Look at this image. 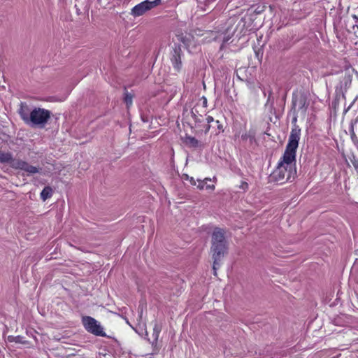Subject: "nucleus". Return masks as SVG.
Masks as SVG:
<instances>
[{"instance_id": "1", "label": "nucleus", "mask_w": 358, "mask_h": 358, "mask_svg": "<svg viewBox=\"0 0 358 358\" xmlns=\"http://www.w3.org/2000/svg\"><path fill=\"white\" fill-rule=\"evenodd\" d=\"M300 136L301 129L295 124L290 132L283 156L271 174L272 179L280 184L292 182L296 177V152Z\"/></svg>"}, {"instance_id": "2", "label": "nucleus", "mask_w": 358, "mask_h": 358, "mask_svg": "<svg viewBox=\"0 0 358 358\" xmlns=\"http://www.w3.org/2000/svg\"><path fill=\"white\" fill-rule=\"evenodd\" d=\"M225 230L215 227L211 236L210 252L213 259H215V264L220 262L227 253L228 246L225 237Z\"/></svg>"}, {"instance_id": "3", "label": "nucleus", "mask_w": 358, "mask_h": 358, "mask_svg": "<svg viewBox=\"0 0 358 358\" xmlns=\"http://www.w3.org/2000/svg\"><path fill=\"white\" fill-rule=\"evenodd\" d=\"M227 27L225 29L223 41L227 43L234 35L241 38L245 34L249 25L246 17H231L227 22Z\"/></svg>"}, {"instance_id": "4", "label": "nucleus", "mask_w": 358, "mask_h": 358, "mask_svg": "<svg viewBox=\"0 0 358 358\" xmlns=\"http://www.w3.org/2000/svg\"><path fill=\"white\" fill-rule=\"evenodd\" d=\"M52 113L47 109L35 107L31 110L27 125L43 128L51 118Z\"/></svg>"}, {"instance_id": "5", "label": "nucleus", "mask_w": 358, "mask_h": 358, "mask_svg": "<svg viewBox=\"0 0 358 358\" xmlns=\"http://www.w3.org/2000/svg\"><path fill=\"white\" fill-rule=\"evenodd\" d=\"M162 3V0H145L132 8L130 15L138 17L145 15L149 11L157 8Z\"/></svg>"}, {"instance_id": "6", "label": "nucleus", "mask_w": 358, "mask_h": 358, "mask_svg": "<svg viewBox=\"0 0 358 358\" xmlns=\"http://www.w3.org/2000/svg\"><path fill=\"white\" fill-rule=\"evenodd\" d=\"M82 324L87 332L96 336H106L103 327L101 325L100 322L94 318L90 316H83Z\"/></svg>"}, {"instance_id": "7", "label": "nucleus", "mask_w": 358, "mask_h": 358, "mask_svg": "<svg viewBox=\"0 0 358 358\" xmlns=\"http://www.w3.org/2000/svg\"><path fill=\"white\" fill-rule=\"evenodd\" d=\"M130 317H124L126 322L137 333L146 331L145 318L143 315H129Z\"/></svg>"}, {"instance_id": "8", "label": "nucleus", "mask_w": 358, "mask_h": 358, "mask_svg": "<svg viewBox=\"0 0 358 358\" xmlns=\"http://www.w3.org/2000/svg\"><path fill=\"white\" fill-rule=\"evenodd\" d=\"M10 167L14 169L24 171L27 173L28 176L38 173L41 170L40 168L32 166L22 159L17 158H14L12 161Z\"/></svg>"}, {"instance_id": "9", "label": "nucleus", "mask_w": 358, "mask_h": 358, "mask_svg": "<svg viewBox=\"0 0 358 358\" xmlns=\"http://www.w3.org/2000/svg\"><path fill=\"white\" fill-rule=\"evenodd\" d=\"M31 110L26 103L21 102L18 113L22 120L27 124L29 120V116L31 115Z\"/></svg>"}, {"instance_id": "10", "label": "nucleus", "mask_w": 358, "mask_h": 358, "mask_svg": "<svg viewBox=\"0 0 358 358\" xmlns=\"http://www.w3.org/2000/svg\"><path fill=\"white\" fill-rule=\"evenodd\" d=\"M180 52V48L175 49L171 59L173 66L177 71H180L182 68Z\"/></svg>"}, {"instance_id": "11", "label": "nucleus", "mask_w": 358, "mask_h": 358, "mask_svg": "<svg viewBox=\"0 0 358 358\" xmlns=\"http://www.w3.org/2000/svg\"><path fill=\"white\" fill-rule=\"evenodd\" d=\"M185 143L188 146L194 148H196L201 146V144L196 138L190 136H187L185 137Z\"/></svg>"}, {"instance_id": "12", "label": "nucleus", "mask_w": 358, "mask_h": 358, "mask_svg": "<svg viewBox=\"0 0 358 358\" xmlns=\"http://www.w3.org/2000/svg\"><path fill=\"white\" fill-rule=\"evenodd\" d=\"M14 159L13 155L10 152H5L0 151V162L7 163L11 166V162Z\"/></svg>"}, {"instance_id": "13", "label": "nucleus", "mask_w": 358, "mask_h": 358, "mask_svg": "<svg viewBox=\"0 0 358 358\" xmlns=\"http://www.w3.org/2000/svg\"><path fill=\"white\" fill-rule=\"evenodd\" d=\"M53 190L50 186L45 187L41 193V198L43 201L50 198L52 195Z\"/></svg>"}, {"instance_id": "14", "label": "nucleus", "mask_w": 358, "mask_h": 358, "mask_svg": "<svg viewBox=\"0 0 358 358\" xmlns=\"http://www.w3.org/2000/svg\"><path fill=\"white\" fill-rule=\"evenodd\" d=\"M162 331L161 324L155 322L153 327V334L152 336L154 338V342H157L159 338V333Z\"/></svg>"}, {"instance_id": "15", "label": "nucleus", "mask_w": 358, "mask_h": 358, "mask_svg": "<svg viewBox=\"0 0 358 358\" xmlns=\"http://www.w3.org/2000/svg\"><path fill=\"white\" fill-rule=\"evenodd\" d=\"M191 115L196 122H201L203 116L199 113L196 107L191 110Z\"/></svg>"}, {"instance_id": "16", "label": "nucleus", "mask_w": 358, "mask_h": 358, "mask_svg": "<svg viewBox=\"0 0 358 358\" xmlns=\"http://www.w3.org/2000/svg\"><path fill=\"white\" fill-rule=\"evenodd\" d=\"M206 122H207V124L206 125V129L204 130L205 134H207L209 131L210 128H212V129L215 128V127L213 125L215 120L213 117L208 116L206 117Z\"/></svg>"}, {"instance_id": "17", "label": "nucleus", "mask_w": 358, "mask_h": 358, "mask_svg": "<svg viewBox=\"0 0 358 358\" xmlns=\"http://www.w3.org/2000/svg\"><path fill=\"white\" fill-rule=\"evenodd\" d=\"M213 125L215 127V128L213 129H215V131L216 134H219L220 131H224L223 126L220 122V121H218V120L215 121Z\"/></svg>"}, {"instance_id": "18", "label": "nucleus", "mask_w": 358, "mask_h": 358, "mask_svg": "<svg viewBox=\"0 0 358 358\" xmlns=\"http://www.w3.org/2000/svg\"><path fill=\"white\" fill-rule=\"evenodd\" d=\"M349 159L352 162L356 171L358 172V159L356 158L354 154H351V155L349 156Z\"/></svg>"}, {"instance_id": "19", "label": "nucleus", "mask_w": 358, "mask_h": 358, "mask_svg": "<svg viewBox=\"0 0 358 358\" xmlns=\"http://www.w3.org/2000/svg\"><path fill=\"white\" fill-rule=\"evenodd\" d=\"M182 179L185 180H189L192 185H196V180L194 179V178L190 177V176H189L187 174H184L182 176Z\"/></svg>"}, {"instance_id": "20", "label": "nucleus", "mask_w": 358, "mask_h": 358, "mask_svg": "<svg viewBox=\"0 0 358 358\" xmlns=\"http://www.w3.org/2000/svg\"><path fill=\"white\" fill-rule=\"evenodd\" d=\"M124 101L127 106L132 103V96L128 92L125 93Z\"/></svg>"}, {"instance_id": "21", "label": "nucleus", "mask_w": 358, "mask_h": 358, "mask_svg": "<svg viewBox=\"0 0 358 358\" xmlns=\"http://www.w3.org/2000/svg\"><path fill=\"white\" fill-rule=\"evenodd\" d=\"M207 180H209L208 178H205V180H198V185H197V187L198 188H199L200 189H203V187H204V184L206 183V181Z\"/></svg>"}, {"instance_id": "22", "label": "nucleus", "mask_w": 358, "mask_h": 358, "mask_svg": "<svg viewBox=\"0 0 358 358\" xmlns=\"http://www.w3.org/2000/svg\"><path fill=\"white\" fill-rule=\"evenodd\" d=\"M220 262H217V263L216 264H215V259H213V269L214 275H217V270L220 267Z\"/></svg>"}, {"instance_id": "23", "label": "nucleus", "mask_w": 358, "mask_h": 358, "mask_svg": "<svg viewBox=\"0 0 358 358\" xmlns=\"http://www.w3.org/2000/svg\"><path fill=\"white\" fill-rule=\"evenodd\" d=\"M351 138H352V141L354 142L355 144L358 145V139H357V137L355 135L353 129L352 130V133H351Z\"/></svg>"}, {"instance_id": "24", "label": "nucleus", "mask_w": 358, "mask_h": 358, "mask_svg": "<svg viewBox=\"0 0 358 358\" xmlns=\"http://www.w3.org/2000/svg\"><path fill=\"white\" fill-rule=\"evenodd\" d=\"M240 189H243L244 192H245L248 189V184L245 182L242 181L241 185L239 186Z\"/></svg>"}, {"instance_id": "25", "label": "nucleus", "mask_w": 358, "mask_h": 358, "mask_svg": "<svg viewBox=\"0 0 358 358\" xmlns=\"http://www.w3.org/2000/svg\"><path fill=\"white\" fill-rule=\"evenodd\" d=\"M201 100H202V105H203V106L204 108H206L207 107V103H208L207 99L205 96H202L201 97Z\"/></svg>"}, {"instance_id": "26", "label": "nucleus", "mask_w": 358, "mask_h": 358, "mask_svg": "<svg viewBox=\"0 0 358 358\" xmlns=\"http://www.w3.org/2000/svg\"><path fill=\"white\" fill-rule=\"evenodd\" d=\"M248 136H249V135H248L247 134H243V135L241 136V138H242L243 140H247V138H248Z\"/></svg>"}, {"instance_id": "27", "label": "nucleus", "mask_w": 358, "mask_h": 358, "mask_svg": "<svg viewBox=\"0 0 358 358\" xmlns=\"http://www.w3.org/2000/svg\"><path fill=\"white\" fill-rule=\"evenodd\" d=\"M15 342H21L20 336H17V337L15 338Z\"/></svg>"}, {"instance_id": "28", "label": "nucleus", "mask_w": 358, "mask_h": 358, "mask_svg": "<svg viewBox=\"0 0 358 358\" xmlns=\"http://www.w3.org/2000/svg\"><path fill=\"white\" fill-rule=\"evenodd\" d=\"M357 145H358V144H357Z\"/></svg>"}]
</instances>
